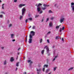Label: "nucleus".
<instances>
[{
	"instance_id": "nucleus-1",
	"label": "nucleus",
	"mask_w": 74,
	"mask_h": 74,
	"mask_svg": "<svg viewBox=\"0 0 74 74\" xmlns=\"http://www.w3.org/2000/svg\"><path fill=\"white\" fill-rule=\"evenodd\" d=\"M46 48L47 50V53L48 56H49L50 55V53H49V49L48 47L47 46H46L44 48V49H45Z\"/></svg>"
},
{
	"instance_id": "nucleus-2",
	"label": "nucleus",
	"mask_w": 74,
	"mask_h": 74,
	"mask_svg": "<svg viewBox=\"0 0 74 74\" xmlns=\"http://www.w3.org/2000/svg\"><path fill=\"white\" fill-rule=\"evenodd\" d=\"M42 71V69L41 68H36V71L37 72V74H41V72Z\"/></svg>"
},
{
	"instance_id": "nucleus-3",
	"label": "nucleus",
	"mask_w": 74,
	"mask_h": 74,
	"mask_svg": "<svg viewBox=\"0 0 74 74\" xmlns=\"http://www.w3.org/2000/svg\"><path fill=\"white\" fill-rule=\"evenodd\" d=\"M42 5V4L40 3H39L38 5L37 6V10L38 11V12H39L40 11V10H41V8L40 7H39V6Z\"/></svg>"
},
{
	"instance_id": "nucleus-4",
	"label": "nucleus",
	"mask_w": 74,
	"mask_h": 74,
	"mask_svg": "<svg viewBox=\"0 0 74 74\" xmlns=\"http://www.w3.org/2000/svg\"><path fill=\"white\" fill-rule=\"evenodd\" d=\"M65 18L63 16H62L60 18V23H62L63 22V21H64Z\"/></svg>"
},
{
	"instance_id": "nucleus-5",
	"label": "nucleus",
	"mask_w": 74,
	"mask_h": 74,
	"mask_svg": "<svg viewBox=\"0 0 74 74\" xmlns=\"http://www.w3.org/2000/svg\"><path fill=\"white\" fill-rule=\"evenodd\" d=\"M71 10L73 12H74V3L72 2L71 3Z\"/></svg>"
},
{
	"instance_id": "nucleus-6",
	"label": "nucleus",
	"mask_w": 74,
	"mask_h": 74,
	"mask_svg": "<svg viewBox=\"0 0 74 74\" xmlns=\"http://www.w3.org/2000/svg\"><path fill=\"white\" fill-rule=\"evenodd\" d=\"M26 11V10L25 9V8H24L22 9V16H23V14H25V12Z\"/></svg>"
},
{
	"instance_id": "nucleus-7",
	"label": "nucleus",
	"mask_w": 74,
	"mask_h": 74,
	"mask_svg": "<svg viewBox=\"0 0 74 74\" xmlns=\"http://www.w3.org/2000/svg\"><path fill=\"white\" fill-rule=\"evenodd\" d=\"M32 36H34L35 35V32L33 31H32L30 32V34Z\"/></svg>"
},
{
	"instance_id": "nucleus-8",
	"label": "nucleus",
	"mask_w": 74,
	"mask_h": 74,
	"mask_svg": "<svg viewBox=\"0 0 74 74\" xmlns=\"http://www.w3.org/2000/svg\"><path fill=\"white\" fill-rule=\"evenodd\" d=\"M25 5L24 4H20L19 5V7L20 8H21V7H23V6H25Z\"/></svg>"
},
{
	"instance_id": "nucleus-9",
	"label": "nucleus",
	"mask_w": 74,
	"mask_h": 74,
	"mask_svg": "<svg viewBox=\"0 0 74 74\" xmlns=\"http://www.w3.org/2000/svg\"><path fill=\"white\" fill-rule=\"evenodd\" d=\"M30 62V64H29V66H32V63H33V62L31 61V60H28V63Z\"/></svg>"
},
{
	"instance_id": "nucleus-10",
	"label": "nucleus",
	"mask_w": 74,
	"mask_h": 74,
	"mask_svg": "<svg viewBox=\"0 0 74 74\" xmlns=\"http://www.w3.org/2000/svg\"><path fill=\"white\" fill-rule=\"evenodd\" d=\"M28 42L29 44H31V43H32V38H29V39Z\"/></svg>"
},
{
	"instance_id": "nucleus-11",
	"label": "nucleus",
	"mask_w": 74,
	"mask_h": 74,
	"mask_svg": "<svg viewBox=\"0 0 74 74\" xmlns=\"http://www.w3.org/2000/svg\"><path fill=\"white\" fill-rule=\"evenodd\" d=\"M52 26H53L52 23V22H50L49 23V27H52Z\"/></svg>"
},
{
	"instance_id": "nucleus-12",
	"label": "nucleus",
	"mask_w": 74,
	"mask_h": 74,
	"mask_svg": "<svg viewBox=\"0 0 74 74\" xmlns=\"http://www.w3.org/2000/svg\"><path fill=\"white\" fill-rule=\"evenodd\" d=\"M11 38H14V34H11Z\"/></svg>"
},
{
	"instance_id": "nucleus-13",
	"label": "nucleus",
	"mask_w": 74,
	"mask_h": 74,
	"mask_svg": "<svg viewBox=\"0 0 74 74\" xmlns=\"http://www.w3.org/2000/svg\"><path fill=\"white\" fill-rule=\"evenodd\" d=\"M14 61V58L11 57L10 58V61L11 62H12L13 61Z\"/></svg>"
},
{
	"instance_id": "nucleus-14",
	"label": "nucleus",
	"mask_w": 74,
	"mask_h": 74,
	"mask_svg": "<svg viewBox=\"0 0 74 74\" xmlns=\"http://www.w3.org/2000/svg\"><path fill=\"white\" fill-rule=\"evenodd\" d=\"M7 64V61L6 60H5L3 62V64L4 65H6Z\"/></svg>"
},
{
	"instance_id": "nucleus-15",
	"label": "nucleus",
	"mask_w": 74,
	"mask_h": 74,
	"mask_svg": "<svg viewBox=\"0 0 74 74\" xmlns=\"http://www.w3.org/2000/svg\"><path fill=\"white\" fill-rule=\"evenodd\" d=\"M43 6L44 7H48V6H49V5H47L46 4H44L43 5Z\"/></svg>"
},
{
	"instance_id": "nucleus-16",
	"label": "nucleus",
	"mask_w": 74,
	"mask_h": 74,
	"mask_svg": "<svg viewBox=\"0 0 74 74\" xmlns=\"http://www.w3.org/2000/svg\"><path fill=\"white\" fill-rule=\"evenodd\" d=\"M60 38V37L59 36H57L56 37V40H58L59 39V38Z\"/></svg>"
},
{
	"instance_id": "nucleus-17",
	"label": "nucleus",
	"mask_w": 74,
	"mask_h": 74,
	"mask_svg": "<svg viewBox=\"0 0 74 74\" xmlns=\"http://www.w3.org/2000/svg\"><path fill=\"white\" fill-rule=\"evenodd\" d=\"M28 20H29V21H32V20H33V18H29L28 19Z\"/></svg>"
},
{
	"instance_id": "nucleus-18",
	"label": "nucleus",
	"mask_w": 74,
	"mask_h": 74,
	"mask_svg": "<svg viewBox=\"0 0 74 74\" xmlns=\"http://www.w3.org/2000/svg\"><path fill=\"white\" fill-rule=\"evenodd\" d=\"M73 69V67H71L68 69V71H70V70H72Z\"/></svg>"
},
{
	"instance_id": "nucleus-19",
	"label": "nucleus",
	"mask_w": 74,
	"mask_h": 74,
	"mask_svg": "<svg viewBox=\"0 0 74 74\" xmlns=\"http://www.w3.org/2000/svg\"><path fill=\"white\" fill-rule=\"evenodd\" d=\"M61 26V25H60L59 26H57L56 27V29H59V27Z\"/></svg>"
},
{
	"instance_id": "nucleus-20",
	"label": "nucleus",
	"mask_w": 74,
	"mask_h": 74,
	"mask_svg": "<svg viewBox=\"0 0 74 74\" xmlns=\"http://www.w3.org/2000/svg\"><path fill=\"white\" fill-rule=\"evenodd\" d=\"M23 18V16H21L20 17V20H22V19Z\"/></svg>"
},
{
	"instance_id": "nucleus-21",
	"label": "nucleus",
	"mask_w": 74,
	"mask_h": 74,
	"mask_svg": "<svg viewBox=\"0 0 74 74\" xmlns=\"http://www.w3.org/2000/svg\"><path fill=\"white\" fill-rule=\"evenodd\" d=\"M32 29H36V26H33L32 27Z\"/></svg>"
},
{
	"instance_id": "nucleus-22",
	"label": "nucleus",
	"mask_w": 74,
	"mask_h": 74,
	"mask_svg": "<svg viewBox=\"0 0 74 74\" xmlns=\"http://www.w3.org/2000/svg\"><path fill=\"white\" fill-rule=\"evenodd\" d=\"M49 69H47L46 71V73H48L49 72Z\"/></svg>"
},
{
	"instance_id": "nucleus-23",
	"label": "nucleus",
	"mask_w": 74,
	"mask_h": 74,
	"mask_svg": "<svg viewBox=\"0 0 74 74\" xmlns=\"http://www.w3.org/2000/svg\"><path fill=\"white\" fill-rule=\"evenodd\" d=\"M40 43H41L42 41V39L41 38L40 40Z\"/></svg>"
},
{
	"instance_id": "nucleus-24",
	"label": "nucleus",
	"mask_w": 74,
	"mask_h": 74,
	"mask_svg": "<svg viewBox=\"0 0 74 74\" xmlns=\"http://www.w3.org/2000/svg\"><path fill=\"white\" fill-rule=\"evenodd\" d=\"M1 49H2V50H4V47H1Z\"/></svg>"
},
{
	"instance_id": "nucleus-25",
	"label": "nucleus",
	"mask_w": 74,
	"mask_h": 74,
	"mask_svg": "<svg viewBox=\"0 0 74 74\" xmlns=\"http://www.w3.org/2000/svg\"><path fill=\"white\" fill-rule=\"evenodd\" d=\"M33 36L32 35H31V34L29 35V38H33Z\"/></svg>"
},
{
	"instance_id": "nucleus-26",
	"label": "nucleus",
	"mask_w": 74,
	"mask_h": 74,
	"mask_svg": "<svg viewBox=\"0 0 74 74\" xmlns=\"http://www.w3.org/2000/svg\"><path fill=\"white\" fill-rule=\"evenodd\" d=\"M19 62H17L16 64V66L18 67L19 66Z\"/></svg>"
},
{
	"instance_id": "nucleus-27",
	"label": "nucleus",
	"mask_w": 74,
	"mask_h": 74,
	"mask_svg": "<svg viewBox=\"0 0 74 74\" xmlns=\"http://www.w3.org/2000/svg\"><path fill=\"white\" fill-rule=\"evenodd\" d=\"M4 4H3L2 5V9L4 10Z\"/></svg>"
},
{
	"instance_id": "nucleus-28",
	"label": "nucleus",
	"mask_w": 74,
	"mask_h": 74,
	"mask_svg": "<svg viewBox=\"0 0 74 74\" xmlns=\"http://www.w3.org/2000/svg\"><path fill=\"white\" fill-rule=\"evenodd\" d=\"M44 52V50H42L41 51L42 54H43Z\"/></svg>"
},
{
	"instance_id": "nucleus-29",
	"label": "nucleus",
	"mask_w": 74,
	"mask_h": 74,
	"mask_svg": "<svg viewBox=\"0 0 74 74\" xmlns=\"http://www.w3.org/2000/svg\"><path fill=\"white\" fill-rule=\"evenodd\" d=\"M49 18H47L46 21V22H48L49 21Z\"/></svg>"
},
{
	"instance_id": "nucleus-30",
	"label": "nucleus",
	"mask_w": 74,
	"mask_h": 74,
	"mask_svg": "<svg viewBox=\"0 0 74 74\" xmlns=\"http://www.w3.org/2000/svg\"><path fill=\"white\" fill-rule=\"evenodd\" d=\"M48 65H44V66H43V67H47V68L48 67Z\"/></svg>"
},
{
	"instance_id": "nucleus-31",
	"label": "nucleus",
	"mask_w": 74,
	"mask_h": 74,
	"mask_svg": "<svg viewBox=\"0 0 74 74\" xmlns=\"http://www.w3.org/2000/svg\"><path fill=\"white\" fill-rule=\"evenodd\" d=\"M27 21H28V19H27L25 20V22L26 23H27Z\"/></svg>"
},
{
	"instance_id": "nucleus-32",
	"label": "nucleus",
	"mask_w": 74,
	"mask_h": 74,
	"mask_svg": "<svg viewBox=\"0 0 74 74\" xmlns=\"http://www.w3.org/2000/svg\"><path fill=\"white\" fill-rule=\"evenodd\" d=\"M38 67H41V65L40 64H39L38 65Z\"/></svg>"
},
{
	"instance_id": "nucleus-33",
	"label": "nucleus",
	"mask_w": 74,
	"mask_h": 74,
	"mask_svg": "<svg viewBox=\"0 0 74 74\" xmlns=\"http://www.w3.org/2000/svg\"><path fill=\"white\" fill-rule=\"evenodd\" d=\"M42 9L43 10H45L46 9V8H42Z\"/></svg>"
},
{
	"instance_id": "nucleus-34",
	"label": "nucleus",
	"mask_w": 74,
	"mask_h": 74,
	"mask_svg": "<svg viewBox=\"0 0 74 74\" xmlns=\"http://www.w3.org/2000/svg\"><path fill=\"white\" fill-rule=\"evenodd\" d=\"M3 15L2 14H1L0 15V18H3Z\"/></svg>"
},
{
	"instance_id": "nucleus-35",
	"label": "nucleus",
	"mask_w": 74,
	"mask_h": 74,
	"mask_svg": "<svg viewBox=\"0 0 74 74\" xmlns=\"http://www.w3.org/2000/svg\"><path fill=\"white\" fill-rule=\"evenodd\" d=\"M57 67H54V71H55L56 70V69Z\"/></svg>"
},
{
	"instance_id": "nucleus-36",
	"label": "nucleus",
	"mask_w": 74,
	"mask_h": 74,
	"mask_svg": "<svg viewBox=\"0 0 74 74\" xmlns=\"http://www.w3.org/2000/svg\"><path fill=\"white\" fill-rule=\"evenodd\" d=\"M39 16V15H36L35 16V18H37V17H38Z\"/></svg>"
},
{
	"instance_id": "nucleus-37",
	"label": "nucleus",
	"mask_w": 74,
	"mask_h": 74,
	"mask_svg": "<svg viewBox=\"0 0 74 74\" xmlns=\"http://www.w3.org/2000/svg\"><path fill=\"white\" fill-rule=\"evenodd\" d=\"M45 70V68H43L42 69V71L44 72V71Z\"/></svg>"
},
{
	"instance_id": "nucleus-38",
	"label": "nucleus",
	"mask_w": 74,
	"mask_h": 74,
	"mask_svg": "<svg viewBox=\"0 0 74 74\" xmlns=\"http://www.w3.org/2000/svg\"><path fill=\"white\" fill-rule=\"evenodd\" d=\"M11 26H12V24H9V27H11Z\"/></svg>"
},
{
	"instance_id": "nucleus-39",
	"label": "nucleus",
	"mask_w": 74,
	"mask_h": 74,
	"mask_svg": "<svg viewBox=\"0 0 74 74\" xmlns=\"http://www.w3.org/2000/svg\"><path fill=\"white\" fill-rule=\"evenodd\" d=\"M44 18H42V21H41L42 22H43V21H44Z\"/></svg>"
},
{
	"instance_id": "nucleus-40",
	"label": "nucleus",
	"mask_w": 74,
	"mask_h": 74,
	"mask_svg": "<svg viewBox=\"0 0 74 74\" xmlns=\"http://www.w3.org/2000/svg\"><path fill=\"white\" fill-rule=\"evenodd\" d=\"M49 13H52V11H51V10H49Z\"/></svg>"
},
{
	"instance_id": "nucleus-41",
	"label": "nucleus",
	"mask_w": 74,
	"mask_h": 74,
	"mask_svg": "<svg viewBox=\"0 0 74 74\" xmlns=\"http://www.w3.org/2000/svg\"><path fill=\"white\" fill-rule=\"evenodd\" d=\"M42 11H41L39 12V14H42Z\"/></svg>"
},
{
	"instance_id": "nucleus-42",
	"label": "nucleus",
	"mask_w": 74,
	"mask_h": 74,
	"mask_svg": "<svg viewBox=\"0 0 74 74\" xmlns=\"http://www.w3.org/2000/svg\"><path fill=\"white\" fill-rule=\"evenodd\" d=\"M58 5V4H57V3H55L54 4V6H55V7H56V5Z\"/></svg>"
},
{
	"instance_id": "nucleus-43",
	"label": "nucleus",
	"mask_w": 74,
	"mask_h": 74,
	"mask_svg": "<svg viewBox=\"0 0 74 74\" xmlns=\"http://www.w3.org/2000/svg\"><path fill=\"white\" fill-rule=\"evenodd\" d=\"M1 13H2V14H5L4 12H1Z\"/></svg>"
},
{
	"instance_id": "nucleus-44",
	"label": "nucleus",
	"mask_w": 74,
	"mask_h": 74,
	"mask_svg": "<svg viewBox=\"0 0 74 74\" xmlns=\"http://www.w3.org/2000/svg\"><path fill=\"white\" fill-rule=\"evenodd\" d=\"M65 28V27H63L62 28V30H64V29Z\"/></svg>"
},
{
	"instance_id": "nucleus-45",
	"label": "nucleus",
	"mask_w": 74,
	"mask_h": 74,
	"mask_svg": "<svg viewBox=\"0 0 74 74\" xmlns=\"http://www.w3.org/2000/svg\"><path fill=\"white\" fill-rule=\"evenodd\" d=\"M14 3H16L17 2V0H14Z\"/></svg>"
},
{
	"instance_id": "nucleus-46",
	"label": "nucleus",
	"mask_w": 74,
	"mask_h": 74,
	"mask_svg": "<svg viewBox=\"0 0 74 74\" xmlns=\"http://www.w3.org/2000/svg\"><path fill=\"white\" fill-rule=\"evenodd\" d=\"M53 19H54V17H51V20H53Z\"/></svg>"
},
{
	"instance_id": "nucleus-47",
	"label": "nucleus",
	"mask_w": 74,
	"mask_h": 74,
	"mask_svg": "<svg viewBox=\"0 0 74 74\" xmlns=\"http://www.w3.org/2000/svg\"><path fill=\"white\" fill-rule=\"evenodd\" d=\"M47 42L48 43H49V40L48 39H47Z\"/></svg>"
},
{
	"instance_id": "nucleus-48",
	"label": "nucleus",
	"mask_w": 74,
	"mask_h": 74,
	"mask_svg": "<svg viewBox=\"0 0 74 74\" xmlns=\"http://www.w3.org/2000/svg\"><path fill=\"white\" fill-rule=\"evenodd\" d=\"M55 58H54L53 60L52 61H53H53H55Z\"/></svg>"
},
{
	"instance_id": "nucleus-49",
	"label": "nucleus",
	"mask_w": 74,
	"mask_h": 74,
	"mask_svg": "<svg viewBox=\"0 0 74 74\" xmlns=\"http://www.w3.org/2000/svg\"><path fill=\"white\" fill-rule=\"evenodd\" d=\"M51 33V32H48L47 33V34H50Z\"/></svg>"
},
{
	"instance_id": "nucleus-50",
	"label": "nucleus",
	"mask_w": 74,
	"mask_h": 74,
	"mask_svg": "<svg viewBox=\"0 0 74 74\" xmlns=\"http://www.w3.org/2000/svg\"><path fill=\"white\" fill-rule=\"evenodd\" d=\"M55 51H56V50H54V52H53V54H54V55H55Z\"/></svg>"
},
{
	"instance_id": "nucleus-51",
	"label": "nucleus",
	"mask_w": 74,
	"mask_h": 74,
	"mask_svg": "<svg viewBox=\"0 0 74 74\" xmlns=\"http://www.w3.org/2000/svg\"><path fill=\"white\" fill-rule=\"evenodd\" d=\"M62 40L63 41H64V38H62Z\"/></svg>"
},
{
	"instance_id": "nucleus-52",
	"label": "nucleus",
	"mask_w": 74,
	"mask_h": 74,
	"mask_svg": "<svg viewBox=\"0 0 74 74\" xmlns=\"http://www.w3.org/2000/svg\"><path fill=\"white\" fill-rule=\"evenodd\" d=\"M25 42H27V37L26 38Z\"/></svg>"
},
{
	"instance_id": "nucleus-53",
	"label": "nucleus",
	"mask_w": 74,
	"mask_h": 74,
	"mask_svg": "<svg viewBox=\"0 0 74 74\" xmlns=\"http://www.w3.org/2000/svg\"><path fill=\"white\" fill-rule=\"evenodd\" d=\"M12 41H15V39H13L12 40Z\"/></svg>"
},
{
	"instance_id": "nucleus-54",
	"label": "nucleus",
	"mask_w": 74,
	"mask_h": 74,
	"mask_svg": "<svg viewBox=\"0 0 74 74\" xmlns=\"http://www.w3.org/2000/svg\"><path fill=\"white\" fill-rule=\"evenodd\" d=\"M31 27H32V26H30V27H29V28L30 29V28H31Z\"/></svg>"
},
{
	"instance_id": "nucleus-55",
	"label": "nucleus",
	"mask_w": 74,
	"mask_h": 74,
	"mask_svg": "<svg viewBox=\"0 0 74 74\" xmlns=\"http://www.w3.org/2000/svg\"><path fill=\"white\" fill-rule=\"evenodd\" d=\"M60 32H62V29L61 28L60 29Z\"/></svg>"
},
{
	"instance_id": "nucleus-56",
	"label": "nucleus",
	"mask_w": 74,
	"mask_h": 74,
	"mask_svg": "<svg viewBox=\"0 0 74 74\" xmlns=\"http://www.w3.org/2000/svg\"><path fill=\"white\" fill-rule=\"evenodd\" d=\"M57 57H58V56H56L55 57V58H57Z\"/></svg>"
},
{
	"instance_id": "nucleus-57",
	"label": "nucleus",
	"mask_w": 74,
	"mask_h": 74,
	"mask_svg": "<svg viewBox=\"0 0 74 74\" xmlns=\"http://www.w3.org/2000/svg\"><path fill=\"white\" fill-rule=\"evenodd\" d=\"M18 70V68H16V70Z\"/></svg>"
},
{
	"instance_id": "nucleus-58",
	"label": "nucleus",
	"mask_w": 74,
	"mask_h": 74,
	"mask_svg": "<svg viewBox=\"0 0 74 74\" xmlns=\"http://www.w3.org/2000/svg\"><path fill=\"white\" fill-rule=\"evenodd\" d=\"M2 1L1 0H0V3H1Z\"/></svg>"
},
{
	"instance_id": "nucleus-59",
	"label": "nucleus",
	"mask_w": 74,
	"mask_h": 74,
	"mask_svg": "<svg viewBox=\"0 0 74 74\" xmlns=\"http://www.w3.org/2000/svg\"><path fill=\"white\" fill-rule=\"evenodd\" d=\"M51 74V72H50V73H49L48 74Z\"/></svg>"
},
{
	"instance_id": "nucleus-60",
	"label": "nucleus",
	"mask_w": 74,
	"mask_h": 74,
	"mask_svg": "<svg viewBox=\"0 0 74 74\" xmlns=\"http://www.w3.org/2000/svg\"><path fill=\"white\" fill-rule=\"evenodd\" d=\"M17 54H18V55H19V53H18Z\"/></svg>"
},
{
	"instance_id": "nucleus-61",
	"label": "nucleus",
	"mask_w": 74,
	"mask_h": 74,
	"mask_svg": "<svg viewBox=\"0 0 74 74\" xmlns=\"http://www.w3.org/2000/svg\"><path fill=\"white\" fill-rule=\"evenodd\" d=\"M21 49V48H19L18 49V50H19V49Z\"/></svg>"
},
{
	"instance_id": "nucleus-62",
	"label": "nucleus",
	"mask_w": 74,
	"mask_h": 74,
	"mask_svg": "<svg viewBox=\"0 0 74 74\" xmlns=\"http://www.w3.org/2000/svg\"><path fill=\"white\" fill-rule=\"evenodd\" d=\"M5 74H8V73H6Z\"/></svg>"
},
{
	"instance_id": "nucleus-63",
	"label": "nucleus",
	"mask_w": 74,
	"mask_h": 74,
	"mask_svg": "<svg viewBox=\"0 0 74 74\" xmlns=\"http://www.w3.org/2000/svg\"><path fill=\"white\" fill-rule=\"evenodd\" d=\"M24 59H25V57L24 58Z\"/></svg>"
},
{
	"instance_id": "nucleus-64",
	"label": "nucleus",
	"mask_w": 74,
	"mask_h": 74,
	"mask_svg": "<svg viewBox=\"0 0 74 74\" xmlns=\"http://www.w3.org/2000/svg\"><path fill=\"white\" fill-rule=\"evenodd\" d=\"M36 6H37V5H36Z\"/></svg>"
}]
</instances>
